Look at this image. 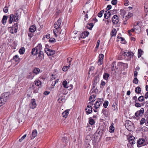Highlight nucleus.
<instances>
[{
	"label": "nucleus",
	"instance_id": "nucleus-33",
	"mask_svg": "<svg viewBox=\"0 0 148 148\" xmlns=\"http://www.w3.org/2000/svg\"><path fill=\"white\" fill-rule=\"evenodd\" d=\"M117 104L116 103L113 104L112 106V109L114 111L117 110H118Z\"/></svg>",
	"mask_w": 148,
	"mask_h": 148
},
{
	"label": "nucleus",
	"instance_id": "nucleus-29",
	"mask_svg": "<svg viewBox=\"0 0 148 148\" xmlns=\"http://www.w3.org/2000/svg\"><path fill=\"white\" fill-rule=\"evenodd\" d=\"M116 30L115 28H114L112 29L111 33V35L112 36H116Z\"/></svg>",
	"mask_w": 148,
	"mask_h": 148
},
{
	"label": "nucleus",
	"instance_id": "nucleus-41",
	"mask_svg": "<svg viewBox=\"0 0 148 148\" xmlns=\"http://www.w3.org/2000/svg\"><path fill=\"white\" fill-rule=\"evenodd\" d=\"M70 66L68 65L67 66H64L62 68V70L64 71H66L70 67Z\"/></svg>",
	"mask_w": 148,
	"mask_h": 148
},
{
	"label": "nucleus",
	"instance_id": "nucleus-47",
	"mask_svg": "<svg viewBox=\"0 0 148 148\" xmlns=\"http://www.w3.org/2000/svg\"><path fill=\"white\" fill-rule=\"evenodd\" d=\"M133 82L135 84H137L138 83V79L137 78V77H134V78L133 80Z\"/></svg>",
	"mask_w": 148,
	"mask_h": 148
},
{
	"label": "nucleus",
	"instance_id": "nucleus-52",
	"mask_svg": "<svg viewBox=\"0 0 148 148\" xmlns=\"http://www.w3.org/2000/svg\"><path fill=\"white\" fill-rule=\"evenodd\" d=\"M145 119L144 118H142L140 121V124L141 125H142V124H143L145 123Z\"/></svg>",
	"mask_w": 148,
	"mask_h": 148
},
{
	"label": "nucleus",
	"instance_id": "nucleus-48",
	"mask_svg": "<svg viewBox=\"0 0 148 148\" xmlns=\"http://www.w3.org/2000/svg\"><path fill=\"white\" fill-rule=\"evenodd\" d=\"M116 62H113L111 64V67H112V71L114 70V66H116Z\"/></svg>",
	"mask_w": 148,
	"mask_h": 148
},
{
	"label": "nucleus",
	"instance_id": "nucleus-5",
	"mask_svg": "<svg viewBox=\"0 0 148 148\" xmlns=\"http://www.w3.org/2000/svg\"><path fill=\"white\" fill-rule=\"evenodd\" d=\"M120 12L123 18L126 17L129 18L133 16V14L130 12H128L127 14L126 11L125 10H120Z\"/></svg>",
	"mask_w": 148,
	"mask_h": 148
},
{
	"label": "nucleus",
	"instance_id": "nucleus-44",
	"mask_svg": "<svg viewBox=\"0 0 148 148\" xmlns=\"http://www.w3.org/2000/svg\"><path fill=\"white\" fill-rule=\"evenodd\" d=\"M64 99L62 97H61L59 98L58 99V102L60 103L62 102H63V101H64Z\"/></svg>",
	"mask_w": 148,
	"mask_h": 148
},
{
	"label": "nucleus",
	"instance_id": "nucleus-13",
	"mask_svg": "<svg viewBox=\"0 0 148 148\" xmlns=\"http://www.w3.org/2000/svg\"><path fill=\"white\" fill-rule=\"evenodd\" d=\"M48 56H51L53 55L55 53V51L49 49H46L45 50Z\"/></svg>",
	"mask_w": 148,
	"mask_h": 148
},
{
	"label": "nucleus",
	"instance_id": "nucleus-2",
	"mask_svg": "<svg viewBox=\"0 0 148 148\" xmlns=\"http://www.w3.org/2000/svg\"><path fill=\"white\" fill-rule=\"evenodd\" d=\"M10 93L6 92L3 93L0 97V106H2L6 102L9 98Z\"/></svg>",
	"mask_w": 148,
	"mask_h": 148
},
{
	"label": "nucleus",
	"instance_id": "nucleus-10",
	"mask_svg": "<svg viewBox=\"0 0 148 148\" xmlns=\"http://www.w3.org/2000/svg\"><path fill=\"white\" fill-rule=\"evenodd\" d=\"M145 139L143 138L139 139L137 142V146L138 147H140L141 146L145 145Z\"/></svg>",
	"mask_w": 148,
	"mask_h": 148
},
{
	"label": "nucleus",
	"instance_id": "nucleus-62",
	"mask_svg": "<svg viewBox=\"0 0 148 148\" xmlns=\"http://www.w3.org/2000/svg\"><path fill=\"white\" fill-rule=\"evenodd\" d=\"M94 67L93 66H90L89 69V71H92L94 69Z\"/></svg>",
	"mask_w": 148,
	"mask_h": 148
},
{
	"label": "nucleus",
	"instance_id": "nucleus-42",
	"mask_svg": "<svg viewBox=\"0 0 148 148\" xmlns=\"http://www.w3.org/2000/svg\"><path fill=\"white\" fill-rule=\"evenodd\" d=\"M144 97L143 96H140L138 98V100L140 102H142L144 100Z\"/></svg>",
	"mask_w": 148,
	"mask_h": 148
},
{
	"label": "nucleus",
	"instance_id": "nucleus-4",
	"mask_svg": "<svg viewBox=\"0 0 148 148\" xmlns=\"http://www.w3.org/2000/svg\"><path fill=\"white\" fill-rule=\"evenodd\" d=\"M125 125L126 128L129 131H132L134 129L133 123L130 121H126Z\"/></svg>",
	"mask_w": 148,
	"mask_h": 148
},
{
	"label": "nucleus",
	"instance_id": "nucleus-15",
	"mask_svg": "<svg viewBox=\"0 0 148 148\" xmlns=\"http://www.w3.org/2000/svg\"><path fill=\"white\" fill-rule=\"evenodd\" d=\"M41 84V82L39 81H35L34 82L32 86V87L33 89H34L35 86H39Z\"/></svg>",
	"mask_w": 148,
	"mask_h": 148
},
{
	"label": "nucleus",
	"instance_id": "nucleus-9",
	"mask_svg": "<svg viewBox=\"0 0 148 148\" xmlns=\"http://www.w3.org/2000/svg\"><path fill=\"white\" fill-rule=\"evenodd\" d=\"M62 23L61 20L60 18H59L57 21H56L54 24V26L55 28L57 29H59Z\"/></svg>",
	"mask_w": 148,
	"mask_h": 148
},
{
	"label": "nucleus",
	"instance_id": "nucleus-51",
	"mask_svg": "<svg viewBox=\"0 0 148 148\" xmlns=\"http://www.w3.org/2000/svg\"><path fill=\"white\" fill-rule=\"evenodd\" d=\"M49 42L51 43H54L56 42V40L54 38H51L49 39Z\"/></svg>",
	"mask_w": 148,
	"mask_h": 148
},
{
	"label": "nucleus",
	"instance_id": "nucleus-11",
	"mask_svg": "<svg viewBox=\"0 0 148 148\" xmlns=\"http://www.w3.org/2000/svg\"><path fill=\"white\" fill-rule=\"evenodd\" d=\"M144 110L143 108H141L139 110L137 111L135 114L136 117H139L140 116H142L144 113Z\"/></svg>",
	"mask_w": 148,
	"mask_h": 148
},
{
	"label": "nucleus",
	"instance_id": "nucleus-57",
	"mask_svg": "<svg viewBox=\"0 0 148 148\" xmlns=\"http://www.w3.org/2000/svg\"><path fill=\"white\" fill-rule=\"evenodd\" d=\"M127 145L128 148H133V144L128 143Z\"/></svg>",
	"mask_w": 148,
	"mask_h": 148
},
{
	"label": "nucleus",
	"instance_id": "nucleus-40",
	"mask_svg": "<svg viewBox=\"0 0 148 148\" xmlns=\"http://www.w3.org/2000/svg\"><path fill=\"white\" fill-rule=\"evenodd\" d=\"M104 10H103L100 11L98 14V16L100 18L102 16L103 14L104 13Z\"/></svg>",
	"mask_w": 148,
	"mask_h": 148
},
{
	"label": "nucleus",
	"instance_id": "nucleus-61",
	"mask_svg": "<svg viewBox=\"0 0 148 148\" xmlns=\"http://www.w3.org/2000/svg\"><path fill=\"white\" fill-rule=\"evenodd\" d=\"M124 64H125L121 62H118V65L119 66H123Z\"/></svg>",
	"mask_w": 148,
	"mask_h": 148
},
{
	"label": "nucleus",
	"instance_id": "nucleus-30",
	"mask_svg": "<svg viewBox=\"0 0 148 148\" xmlns=\"http://www.w3.org/2000/svg\"><path fill=\"white\" fill-rule=\"evenodd\" d=\"M89 123L90 125H92L95 123V121L94 119L90 117L89 118Z\"/></svg>",
	"mask_w": 148,
	"mask_h": 148
},
{
	"label": "nucleus",
	"instance_id": "nucleus-37",
	"mask_svg": "<svg viewBox=\"0 0 148 148\" xmlns=\"http://www.w3.org/2000/svg\"><path fill=\"white\" fill-rule=\"evenodd\" d=\"M110 75L109 74L107 73H104L103 75V78L106 80L108 79V77H109Z\"/></svg>",
	"mask_w": 148,
	"mask_h": 148
},
{
	"label": "nucleus",
	"instance_id": "nucleus-3",
	"mask_svg": "<svg viewBox=\"0 0 148 148\" xmlns=\"http://www.w3.org/2000/svg\"><path fill=\"white\" fill-rule=\"evenodd\" d=\"M8 16H9V18L8 22L10 24L12 23L13 21L17 22L18 20V14L17 13H15L14 14H11Z\"/></svg>",
	"mask_w": 148,
	"mask_h": 148
},
{
	"label": "nucleus",
	"instance_id": "nucleus-35",
	"mask_svg": "<svg viewBox=\"0 0 148 148\" xmlns=\"http://www.w3.org/2000/svg\"><path fill=\"white\" fill-rule=\"evenodd\" d=\"M143 52V50L140 49H139L138 50V58H140L141 57L142 55V53Z\"/></svg>",
	"mask_w": 148,
	"mask_h": 148
},
{
	"label": "nucleus",
	"instance_id": "nucleus-18",
	"mask_svg": "<svg viewBox=\"0 0 148 148\" xmlns=\"http://www.w3.org/2000/svg\"><path fill=\"white\" fill-rule=\"evenodd\" d=\"M103 58L104 55L103 54H101L99 55V62L100 63V64H102Z\"/></svg>",
	"mask_w": 148,
	"mask_h": 148
},
{
	"label": "nucleus",
	"instance_id": "nucleus-17",
	"mask_svg": "<svg viewBox=\"0 0 148 148\" xmlns=\"http://www.w3.org/2000/svg\"><path fill=\"white\" fill-rule=\"evenodd\" d=\"M37 134V130H33L30 136L31 139H34L36 136Z\"/></svg>",
	"mask_w": 148,
	"mask_h": 148
},
{
	"label": "nucleus",
	"instance_id": "nucleus-6",
	"mask_svg": "<svg viewBox=\"0 0 148 148\" xmlns=\"http://www.w3.org/2000/svg\"><path fill=\"white\" fill-rule=\"evenodd\" d=\"M135 30L136 33H138L140 31V28L138 26H136L134 28L130 30H129L128 31V33L130 35H131L132 34H130V32H134Z\"/></svg>",
	"mask_w": 148,
	"mask_h": 148
},
{
	"label": "nucleus",
	"instance_id": "nucleus-43",
	"mask_svg": "<svg viewBox=\"0 0 148 148\" xmlns=\"http://www.w3.org/2000/svg\"><path fill=\"white\" fill-rule=\"evenodd\" d=\"M108 105V102L107 101H105L103 103V107L105 108H107V106Z\"/></svg>",
	"mask_w": 148,
	"mask_h": 148
},
{
	"label": "nucleus",
	"instance_id": "nucleus-56",
	"mask_svg": "<svg viewBox=\"0 0 148 148\" xmlns=\"http://www.w3.org/2000/svg\"><path fill=\"white\" fill-rule=\"evenodd\" d=\"M135 106L137 107H141V104L139 103H136L135 104Z\"/></svg>",
	"mask_w": 148,
	"mask_h": 148
},
{
	"label": "nucleus",
	"instance_id": "nucleus-60",
	"mask_svg": "<svg viewBox=\"0 0 148 148\" xmlns=\"http://www.w3.org/2000/svg\"><path fill=\"white\" fill-rule=\"evenodd\" d=\"M100 41L99 40H98L97 42V43L96 46V48H98L99 45V44H100Z\"/></svg>",
	"mask_w": 148,
	"mask_h": 148
},
{
	"label": "nucleus",
	"instance_id": "nucleus-34",
	"mask_svg": "<svg viewBox=\"0 0 148 148\" xmlns=\"http://www.w3.org/2000/svg\"><path fill=\"white\" fill-rule=\"evenodd\" d=\"M44 57H42V56H41L38 54V56L37 57L36 60L37 61H38L39 62H40L41 60L43 59Z\"/></svg>",
	"mask_w": 148,
	"mask_h": 148
},
{
	"label": "nucleus",
	"instance_id": "nucleus-21",
	"mask_svg": "<svg viewBox=\"0 0 148 148\" xmlns=\"http://www.w3.org/2000/svg\"><path fill=\"white\" fill-rule=\"evenodd\" d=\"M34 76V75L32 72H30L27 75V78L28 79H33Z\"/></svg>",
	"mask_w": 148,
	"mask_h": 148
},
{
	"label": "nucleus",
	"instance_id": "nucleus-24",
	"mask_svg": "<svg viewBox=\"0 0 148 148\" xmlns=\"http://www.w3.org/2000/svg\"><path fill=\"white\" fill-rule=\"evenodd\" d=\"M114 124L112 123L109 127V132L110 133H113L114 132V127L113 126Z\"/></svg>",
	"mask_w": 148,
	"mask_h": 148
},
{
	"label": "nucleus",
	"instance_id": "nucleus-39",
	"mask_svg": "<svg viewBox=\"0 0 148 148\" xmlns=\"http://www.w3.org/2000/svg\"><path fill=\"white\" fill-rule=\"evenodd\" d=\"M19 53L21 54H23L25 52V48L24 47L21 48L19 51Z\"/></svg>",
	"mask_w": 148,
	"mask_h": 148
},
{
	"label": "nucleus",
	"instance_id": "nucleus-19",
	"mask_svg": "<svg viewBox=\"0 0 148 148\" xmlns=\"http://www.w3.org/2000/svg\"><path fill=\"white\" fill-rule=\"evenodd\" d=\"M69 110H66L63 112L62 113V116L64 118H66L69 114Z\"/></svg>",
	"mask_w": 148,
	"mask_h": 148
},
{
	"label": "nucleus",
	"instance_id": "nucleus-46",
	"mask_svg": "<svg viewBox=\"0 0 148 148\" xmlns=\"http://www.w3.org/2000/svg\"><path fill=\"white\" fill-rule=\"evenodd\" d=\"M72 60V58H69L67 59V62L68 63H69V66H70V65H71V62Z\"/></svg>",
	"mask_w": 148,
	"mask_h": 148
},
{
	"label": "nucleus",
	"instance_id": "nucleus-53",
	"mask_svg": "<svg viewBox=\"0 0 148 148\" xmlns=\"http://www.w3.org/2000/svg\"><path fill=\"white\" fill-rule=\"evenodd\" d=\"M38 54L40 55L41 56H42V57H44V53L42 51H40L38 52Z\"/></svg>",
	"mask_w": 148,
	"mask_h": 148
},
{
	"label": "nucleus",
	"instance_id": "nucleus-58",
	"mask_svg": "<svg viewBox=\"0 0 148 148\" xmlns=\"http://www.w3.org/2000/svg\"><path fill=\"white\" fill-rule=\"evenodd\" d=\"M121 43L122 44H125V39L124 38H123L122 37H121Z\"/></svg>",
	"mask_w": 148,
	"mask_h": 148
},
{
	"label": "nucleus",
	"instance_id": "nucleus-50",
	"mask_svg": "<svg viewBox=\"0 0 148 148\" xmlns=\"http://www.w3.org/2000/svg\"><path fill=\"white\" fill-rule=\"evenodd\" d=\"M26 134L24 135L21 138L19 139V141L20 142H21L22 140L26 137Z\"/></svg>",
	"mask_w": 148,
	"mask_h": 148
},
{
	"label": "nucleus",
	"instance_id": "nucleus-59",
	"mask_svg": "<svg viewBox=\"0 0 148 148\" xmlns=\"http://www.w3.org/2000/svg\"><path fill=\"white\" fill-rule=\"evenodd\" d=\"M58 29H54L53 30V32L54 33V34L55 36L56 37L57 36V34H56V33L57 32H58Z\"/></svg>",
	"mask_w": 148,
	"mask_h": 148
},
{
	"label": "nucleus",
	"instance_id": "nucleus-1",
	"mask_svg": "<svg viewBox=\"0 0 148 148\" xmlns=\"http://www.w3.org/2000/svg\"><path fill=\"white\" fill-rule=\"evenodd\" d=\"M95 97V95H92L90 97L89 101L90 102L88 103V105L85 109L86 113L87 115L91 114L92 112L91 106L93 105V102L96 100Z\"/></svg>",
	"mask_w": 148,
	"mask_h": 148
},
{
	"label": "nucleus",
	"instance_id": "nucleus-26",
	"mask_svg": "<svg viewBox=\"0 0 148 148\" xmlns=\"http://www.w3.org/2000/svg\"><path fill=\"white\" fill-rule=\"evenodd\" d=\"M40 69L39 68H35L34 69L32 72L36 75H37L40 73Z\"/></svg>",
	"mask_w": 148,
	"mask_h": 148
},
{
	"label": "nucleus",
	"instance_id": "nucleus-32",
	"mask_svg": "<svg viewBox=\"0 0 148 148\" xmlns=\"http://www.w3.org/2000/svg\"><path fill=\"white\" fill-rule=\"evenodd\" d=\"M36 48L37 49L36 50H38V51H41L42 49V45L41 44H39Z\"/></svg>",
	"mask_w": 148,
	"mask_h": 148
},
{
	"label": "nucleus",
	"instance_id": "nucleus-7",
	"mask_svg": "<svg viewBox=\"0 0 148 148\" xmlns=\"http://www.w3.org/2000/svg\"><path fill=\"white\" fill-rule=\"evenodd\" d=\"M128 140L129 142L128 144H135L136 142L135 140V137L132 136H127Z\"/></svg>",
	"mask_w": 148,
	"mask_h": 148
},
{
	"label": "nucleus",
	"instance_id": "nucleus-49",
	"mask_svg": "<svg viewBox=\"0 0 148 148\" xmlns=\"http://www.w3.org/2000/svg\"><path fill=\"white\" fill-rule=\"evenodd\" d=\"M8 9L7 6H5L3 9V11L5 13H7L8 12Z\"/></svg>",
	"mask_w": 148,
	"mask_h": 148
},
{
	"label": "nucleus",
	"instance_id": "nucleus-20",
	"mask_svg": "<svg viewBox=\"0 0 148 148\" xmlns=\"http://www.w3.org/2000/svg\"><path fill=\"white\" fill-rule=\"evenodd\" d=\"M111 15V13L109 11H106L104 14V18L105 19H108Z\"/></svg>",
	"mask_w": 148,
	"mask_h": 148
},
{
	"label": "nucleus",
	"instance_id": "nucleus-28",
	"mask_svg": "<svg viewBox=\"0 0 148 148\" xmlns=\"http://www.w3.org/2000/svg\"><path fill=\"white\" fill-rule=\"evenodd\" d=\"M13 59L16 62H20V59L18 55H16L15 56H14Z\"/></svg>",
	"mask_w": 148,
	"mask_h": 148
},
{
	"label": "nucleus",
	"instance_id": "nucleus-38",
	"mask_svg": "<svg viewBox=\"0 0 148 148\" xmlns=\"http://www.w3.org/2000/svg\"><path fill=\"white\" fill-rule=\"evenodd\" d=\"M67 82L66 80H64L62 83V85L65 88H68V86H67Z\"/></svg>",
	"mask_w": 148,
	"mask_h": 148
},
{
	"label": "nucleus",
	"instance_id": "nucleus-8",
	"mask_svg": "<svg viewBox=\"0 0 148 148\" xmlns=\"http://www.w3.org/2000/svg\"><path fill=\"white\" fill-rule=\"evenodd\" d=\"M37 104L36 102V100L34 99H32L30 101L29 104V107L31 108L34 109L36 106Z\"/></svg>",
	"mask_w": 148,
	"mask_h": 148
},
{
	"label": "nucleus",
	"instance_id": "nucleus-22",
	"mask_svg": "<svg viewBox=\"0 0 148 148\" xmlns=\"http://www.w3.org/2000/svg\"><path fill=\"white\" fill-rule=\"evenodd\" d=\"M101 102L100 101H97L94 104V107L97 109L99 107Z\"/></svg>",
	"mask_w": 148,
	"mask_h": 148
},
{
	"label": "nucleus",
	"instance_id": "nucleus-55",
	"mask_svg": "<svg viewBox=\"0 0 148 148\" xmlns=\"http://www.w3.org/2000/svg\"><path fill=\"white\" fill-rule=\"evenodd\" d=\"M117 0H112L111 1V3L113 5H115L117 3Z\"/></svg>",
	"mask_w": 148,
	"mask_h": 148
},
{
	"label": "nucleus",
	"instance_id": "nucleus-27",
	"mask_svg": "<svg viewBox=\"0 0 148 148\" xmlns=\"http://www.w3.org/2000/svg\"><path fill=\"white\" fill-rule=\"evenodd\" d=\"M7 19V17L6 16H4L2 20V23L3 25H5Z\"/></svg>",
	"mask_w": 148,
	"mask_h": 148
},
{
	"label": "nucleus",
	"instance_id": "nucleus-25",
	"mask_svg": "<svg viewBox=\"0 0 148 148\" xmlns=\"http://www.w3.org/2000/svg\"><path fill=\"white\" fill-rule=\"evenodd\" d=\"M94 25L93 23H88L87 24L86 26V27L87 29H89L91 30L93 27Z\"/></svg>",
	"mask_w": 148,
	"mask_h": 148
},
{
	"label": "nucleus",
	"instance_id": "nucleus-54",
	"mask_svg": "<svg viewBox=\"0 0 148 148\" xmlns=\"http://www.w3.org/2000/svg\"><path fill=\"white\" fill-rule=\"evenodd\" d=\"M89 34V32L88 31H85L84 32V35L85 36V37L88 36Z\"/></svg>",
	"mask_w": 148,
	"mask_h": 148
},
{
	"label": "nucleus",
	"instance_id": "nucleus-45",
	"mask_svg": "<svg viewBox=\"0 0 148 148\" xmlns=\"http://www.w3.org/2000/svg\"><path fill=\"white\" fill-rule=\"evenodd\" d=\"M124 18V19H123L124 21L123 24L124 25H125L127 23V21L129 18L126 17H125Z\"/></svg>",
	"mask_w": 148,
	"mask_h": 148
},
{
	"label": "nucleus",
	"instance_id": "nucleus-36",
	"mask_svg": "<svg viewBox=\"0 0 148 148\" xmlns=\"http://www.w3.org/2000/svg\"><path fill=\"white\" fill-rule=\"evenodd\" d=\"M141 91V89L139 87H136L135 89V92L136 93L139 94L140 92Z\"/></svg>",
	"mask_w": 148,
	"mask_h": 148
},
{
	"label": "nucleus",
	"instance_id": "nucleus-64",
	"mask_svg": "<svg viewBox=\"0 0 148 148\" xmlns=\"http://www.w3.org/2000/svg\"><path fill=\"white\" fill-rule=\"evenodd\" d=\"M144 98H145L146 99H147L148 98V92H146L145 95V97Z\"/></svg>",
	"mask_w": 148,
	"mask_h": 148
},
{
	"label": "nucleus",
	"instance_id": "nucleus-63",
	"mask_svg": "<svg viewBox=\"0 0 148 148\" xmlns=\"http://www.w3.org/2000/svg\"><path fill=\"white\" fill-rule=\"evenodd\" d=\"M111 8H112L111 5H108V6H107V9L108 10H109L111 9Z\"/></svg>",
	"mask_w": 148,
	"mask_h": 148
},
{
	"label": "nucleus",
	"instance_id": "nucleus-12",
	"mask_svg": "<svg viewBox=\"0 0 148 148\" xmlns=\"http://www.w3.org/2000/svg\"><path fill=\"white\" fill-rule=\"evenodd\" d=\"M122 54L123 56H127L129 58H130L132 56L133 53L132 52L129 51H128L127 53V51H126L123 52Z\"/></svg>",
	"mask_w": 148,
	"mask_h": 148
},
{
	"label": "nucleus",
	"instance_id": "nucleus-14",
	"mask_svg": "<svg viewBox=\"0 0 148 148\" xmlns=\"http://www.w3.org/2000/svg\"><path fill=\"white\" fill-rule=\"evenodd\" d=\"M119 21L118 16L117 15H114L112 17V22L114 24H117Z\"/></svg>",
	"mask_w": 148,
	"mask_h": 148
},
{
	"label": "nucleus",
	"instance_id": "nucleus-23",
	"mask_svg": "<svg viewBox=\"0 0 148 148\" xmlns=\"http://www.w3.org/2000/svg\"><path fill=\"white\" fill-rule=\"evenodd\" d=\"M36 27L34 25L31 26L29 28V30L30 32L33 33L36 31Z\"/></svg>",
	"mask_w": 148,
	"mask_h": 148
},
{
	"label": "nucleus",
	"instance_id": "nucleus-31",
	"mask_svg": "<svg viewBox=\"0 0 148 148\" xmlns=\"http://www.w3.org/2000/svg\"><path fill=\"white\" fill-rule=\"evenodd\" d=\"M36 48H33L32 50V53L33 55H36L38 53V51L36 50Z\"/></svg>",
	"mask_w": 148,
	"mask_h": 148
},
{
	"label": "nucleus",
	"instance_id": "nucleus-16",
	"mask_svg": "<svg viewBox=\"0 0 148 148\" xmlns=\"http://www.w3.org/2000/svg\"><path fill=\"white\" fill-rule=\"evenodd\" d=\"M8 30L10 33L13 34L17 32V29L15 27H10L8 28Z\"/></svg>",
	"mask_w": 148,
	"mask_h": 148
}]
</instances>
